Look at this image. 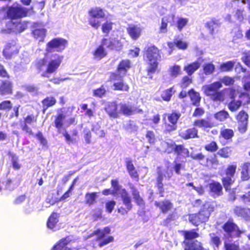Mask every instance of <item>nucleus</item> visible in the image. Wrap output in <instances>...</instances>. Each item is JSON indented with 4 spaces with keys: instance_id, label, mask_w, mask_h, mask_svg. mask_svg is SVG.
<instances>
[{
    "instance_id": "obj_1",
    "label": "nucleus",
    "mask_w": 250,
    "mask_h": 250,
    "mask_svg": "<svg viewBox=\"0 0 250 250\" xmlns=\"http://www.w3.org/2000/svg\"><path fill=\"white\" fill-rule=\"evenodd\" d=\"M146 55L149 64L148 72L154 73L157 67L158 61L161 59L159 50L154 46H150L148 48Z\"/></svg>"
},
{
    "instance_id": "obj_2",
    "label": "nucleus",
    "mask_w": 250,
    "mask_h": 250,
    "mask_svg": "<svg viewBox=\"0 0 250 250\" xmlns=\"http://www.w3.org/2000/svg\"><path fill=\"white\" fill-rule=\"evenodd\" d=\"M221 87V83L217 82L210 85L204 86L203 89L206 95L210 96V98L213 101H223L224 97L221 92L218 91Z\"/></svg>"
},
{
    "instance_id": "obj_3",
    "label": "nucleus",
    "mask_w": 250,
    "mask_h": 250,
    "mask_svg": "<svg viewBox=\"0 0 250 250\" xmlns=\"http://www.w3.org/2000/svg\"><path fill=\"white\" fill-rule=\"evenodd\" d=\"M63 57L55 54L53 56L50 61L48 62L46 71L42 74V76L48 78L49 74L55 72L60 65Z\"/></svg>"
},
{
    "instance_id": "obj_4",
    "label": "nucleus",
    "mask_w": 250,
    "mask_h": 250,
    "mask_svg": "<svg viewBox=\"0 0 250 250\" xmlns=\"http://www.w3.org/2000/svg\"><path fill=\"white\" fill-rule=\"evenodd\" d=\"M110 232V229L109 227H105L103 229H98L94 232L97 235L98 245L100 247H103L113 241L114 238L112 236H106Z\"/></svg>"
},
{
    "instance_id": "obj_5",
    "label": "nucleus",
    "mask_w": 250,
    "mask_h": 250,
    "mask_svg": "<svg viewBox=\"0 0 250 250\" xmlns=\"http://www.w3.org/2000/svg\"><path fill=\"white\" fill-rule=\"evenodd\" d=\"M7 14L8 17L12 20L18 19L26 16L27 11L21 5L15 3L9 8Z\"/></svg>"
},
{
    "instance_id": "obj_6",
    "label": "nucleus",
    "mask_w": 250,
    "mask_h": 250,
    "mask_svg": "<svg viewBox=\"0 0 250 250\" xmlns=\"http://www.w3.org/2000/svg\"><path fill=\"white\" fill-rule=\"evenodd\" d=\"M67 44L66 40L62 38H55L47 43L46 50L48 52L62 51L65 49Z\"/></svg>"
},
{
    "instance_id": "obj_7",
    "label": "nucleus",
    "mask_w": 250,
    "mask_h": 250,
    "mask_svg": "<svg viewBox=\"0 0 250 250\" xmlns=\"http://www.w3.org/2000/svg\"><path fill=\"white\" fill-rule=\"evenodd\" d=\"M118 107L119 114H123L126 116L143 112L142 109H137L128 103H120L118 104Z\"/></svg>"
},
{
    "instance_id": "obj_8",
    "label": "nucleus",
    "mask_w": 250,
    "mask_h": 250,
    "mask_svg": "<svg viewBox=\"0 0 250 250\" xmlns=\"http://www.w3.org/2000/svg\"><path fill=\"white\" fill-rule=\"evenodd\" d=\"M223 229L226 232V237H237L241 233L237 226L230 221H228L224 225Z\"/></svg>"
},
{
    "instance_id": "obj_9",
    "label": "nucleus",
    "mask_w": 250,
    "mask_h": 250,
    "mask_svg": "<svg viewBox=\"0 0 250 250\" xmlns=\"http://www.w3.org/2000/svg\"><path fill=\"white\" fill-rule=\"evenodd\" d=\"M19 52V49L15 42L8 43L3 51V54L7 59H10Z\"/></svg>"
},
{
    "instance_id": "obj_10",
    "label": "nucleus",
    "mask_w": 250,
    "mask_h": 250,
    "mask_svg": "<svg viewBox=\"0 0 250 250\" xmlns=\"http://www.w3.org/2000/svg\"><path fill=\"white\" fill-rule=\"evenodd\" d=\"M248 115L244 111H240L237 116L239 131L245 133L247 129Z\"/></svg>"
},
{
    "instance_id": "obj_11",
    "label": "nucleus",
    "mask_w": 250,
    "mask_h": 250,
    "mask_svg": "<svg viewBox=\"0 0 250 250\" xmlns=\"http://www.w3.org/2000/svg\"><path fill=\"white\" fill-rule=\"evenodd\" d=\"M122 77L123 76L117 74H113L111 76V80L115 81L113 84L114 90L127 91L128 89V86L123 83Z\"/></svg>"
},
{
    "instance_id": "obj_12",
    "label": "nucleus",
    "mask_w": 250,
    "mask_h": 250,
    "mask_svg": "<svg viewBox=\"0 0 250 250\" xmlns=\"http://www.w3.org/2000/svg\"><path fill=\"white\" fill-rule=\"evenodd\" d=\"M105 110L110 117L117 118L119 117L118 105L115 102L107 103L105 107Z\"/></svg>"
},
{
    "instance_id": "obj_13",
    "label": "nucleus",
    "mask_w": 250,
    "mask_h": 250,
    "mask_svg": "<svg viewBox=\"0 0 250 250\" xmlns=\"http://www.w3.org/2000/svg\"><path fill=\"white\" fill-rule=\"evenodd\" d=\"M142 31V28L138 25L131 24L127 28L128 34L134 40H136L140 37Z\"/></svg>"
},
{
    "instance_id": "obj_14",
    "label": "nucleus",
    "mask_w": 250,
    "mask_h": 250,
    "mask_svg": "<svg viewBox=\"0 0 250 250\" xmlns=\"http://www.w3.org/2000/svg\"><path fill=\"white\" fill-rule=\"evenodd\" d=\"M203 61V59L200 57L195 62L185 66L184 70L186 71L188 75H191L200 67Z\"/></svg>"
},
{
    "instance_id": "obj_15",
    "label": "nucleus",
    "mask_w": 250,
    "mask_h": 250,
    "mask_svg": "<svg viewBox=\"0 0 250 250\" xmlns=\"http://www.w3.org/2000/svg\"><path fill=\"white\" fill-rule=\"evenodd\" d=\"M119 193L121 195L123 203L126 208L128 210H131L132 208V204L131 197L125 189H122L120 190Z\"/></svg>"
},
{
    "instance_id": "obj_16",
    "label": "nucleus",
    "mask_w": 250,
    "mask_h": 250,
    "mask_svg": "<svg viewBox=\"0 0 250 250\" xmlns=\"http://www.w3.org/2000/svg\"><path fill=\"white\" fill-rule=\"evenodd\" d=\"M208 187L211 195L214 197H218L222 195V187L219 183L213 182L209 184Z\"/></svg>"
},
{
    "instance_id": "obj_17",
    "label": "nucleus",
    "mask_w": 250,
    "mask_h": 250,
    "mask_svg": "<svg viewBox=\"0 0 250 250\" xmlns=\"http://www.w3.org/2000/svg\"><path fill=\"white\" fill-rule=\"evenodd\" d=\"M34 26L35 29L33 31L32 34L34 38L40 42L43 41L46 35V29L41 27L38 23H34Z\"/></svg>"
},
{
    "instance_id": "obj_18",
    "label": "nucleus",
    "mask_w": 250,
    "mask_h": 250,
    "mask_svg": "<svg viewBox=\"0 0 250 250\" xmlns=\"http://www.w3.org/2000/svg\"><path fill=\"white\" fill-rule=\"evenodd\" d=\"M185 243V250H208L204 249L202 244L197 240H189Z\"/></svg>"
},
{
    "instance_id": "obj_19",
    "label": "nucleus",
    "mask_w": 250,
    "mask_h": 250,
    "mask_svg": "<svg viewBox=\"0 0 250 250\" xmlns=\"http://www.w3.org/2000/svg\"><path fill=\"white\" fill-rule=\"evenodd\" d=\"M220 23L219 20L215 18H212L205 23V27L208 29L209 33L213 35L215 29L219 27Z\"/></svg>"
},
{
    "instance_id": "obj_20",
    "label": "nucleus",
    "mask_w": 250,
    "mask_h": 250,
    "mask_svg": "<svg viewBox=\"0 0 250 250\" xmlns=\"http://www.w3.org/2000/svg\"><path fill=\"white\" fill-rule=\"evenodd\" d=\"M154 204L156 207L159 208L164 213H167L173 207L172 203L168 200H164L160 202L155 201Z\"/></svg>"
},
{
    "instance_id": "obj_21",
    "label": "nucleus",
    "mask_w": 250,
    "mask_h": 250,
    "mask_svg": "<svg viewBox=\"0 0 250 250\" xmlns=\"http://www.w3.org/2000/svg\"><path fill=\"white\" fill-rule=\"evenodd\" d=\"M197 132L198 130L195 128L193 127L181 131L180 133V135L184 139H189L195 137L198 138Z\"/></svg>"
},
{
    "instance_id": "obj_22",
    "label": "nucleus",
    "mask_w": 250,
    "mask_h": 250,
    "mask_svg": "<svg viewBox=\"0 0 250 250\" xmlns=\"http://www.w3.org/2000/svg\"><path fill=\"white\" fill-rule=\"evenodd\" d=\"M12 86L11 83L8 81L0 80V94L6 95L11 93Z\"/></svg>"
},
{
    "instance_id": "obj_23",
    "label": "nucleus",
    "mask_w": 250,
    "mask_h": 250,
    "mask_svg": "<svg viewBox=\"0 0 250 250\" xmlns=\"http://www.w3.org/2000/svg\"><path fill=\"white\" fill-rule=\"evenodd\" d=\"M130 62L128 60L122 61L118 65L117 74L124 76L126 74L127 70L130 68Z\"/></svg>"
},
{
    "instance_id": "obj_24",
    "label": "nucleus",
    "mask_w": 250,
    "mask_h": 250,
    "mask_svg": "<svg viewBox=\"0 0 250 250\" xmlns=\"http://www.w3.org/2000/svg\"><path fill=\"white\" fill-rule=\"evenodd\" d=\"M70 241V239L69 238H63L55 245L51 250H71L67 246Z\"/></svg>"
},
{
    "instance_id": "obj_25",
    "label": "nucleus",
    "mask_w": 250,
    "mask_h": 250,
    "mask_svg": "<svg viewBox=\"0 0 250 250\" xmlns=\"http://www.w3.org/2000/svg\"><path fill=\"white\" fill-rule=\"evenodd\" d=\"M188 220L193 225L198 226L200 223L207 221V216L200 218L197 213L191 214L188 216Z\"/></svg>"
},
{
    "instance_id": "obj_26",
    "label": "nucleus",
    "mask_w": 250,
    "mask_h": 250,
    "mask_svg": "<svg viewBox=\"0 0 250 250\" xmlns=\"http://www.w3.org/2000/svg\"><path fill=\"white\" fill-rule=\"evenodd\" d=\"M212 211V208L210 207V205L208 203H206L203 205L202 208L197 214H198L200 218L205 217L206 215V216H207V221L210 216L211 212Z\"/></svg>"
},
{
    "instance_id": "obj_27",
    "label": "nucleus",
    "mask_w": 250,
    "mask_h": 250,
    "mask_svg": "<svg viewBox=\"0 0 250 250\" xmlns=\"http://www.w3.org/2000/svg\"><path fill=\"white\" fill-rule=\"evenodd\" d=\"M162 146L165 149V151L168 153L172 152L174 151L175 143L172 140H167L162 142Z\"/></svg>"
},
{
    "instance_id": "obj_28",
    "label": "nucleus",
    "mask_w": 250,
    "mask_h": 250,
    "mask_svg": "<svg viewBox=\"0 0 250 250\" xmlns=\"http://www.w3.org/2000/svg\"><path fill=\"white\" fill-rule=\"evenodd\" d=\"M174 15H172L171 16H166L162 18L161 21V25L160 27V32L161 33H166L167 32V26L168 22H170V20H173Z\"/></svg>"
},
{
    "instance_id": "obj_29",
    "label": "nucleus",
    "mask_w": 250,
    "mask_h": 250,
    "mask_svg": "<svg viewBox=\"0 0 250 250\" xmlns=\"http://www.w3.org/2000/svg\"><path fill=\"white\" fill-rule=\"evenodd\" d=\"M58 214L56 213H53L48 218L47 225L50 229H54L57 222H58Z\"/></svg>"
},
{
    "instance_id": "obj_30",
    "label": "nucleus",
    "mask_w": 250,
    "mask_h": 250,
    "mask_svg": "<svg viewBox=\"0 0 250 250\" xmlns=\"http://www.w3.org/2000/svg\"><path fill=\"white\" fill-rule=\"evenodd\" d=\"M234 213L238 216H241L244 218L249 216V213L250 212V209L246 208H242L237 206L234 208Z\"/></svg>"
},
{
    "instance_id": "obj_31",
    "label": "nucleus",
    "mask_w": 250,
    "mask_h": 250,
    "mask_svg": "<svg viewBox=\"0 0 250 250\" xmlns=\"http://www.w3.org/2000/svg\"><path fill=\"white\" fill-rule=\"evenodd\" d=\"M90 18H102L105 16L103 10L100 8H95L89 12Z\"/></svg>"
},
{
    "instance_id": "obj_32",
    "label": "nucleus",
    "mask_w": 250,
    "mask_h": 250,
    "mask_svg": "<svg viewBox=\"0 0 250 250\" xmlns=\"http://www.w3.org/2000/svg\"><path fill=\"white\" fill-rule=\"evenodd\" d=\"M43 108V112L48 107L54 105L56 103V100L53 97H48L45 98L42 101Z\"/></svg>"
},
{
    "instance_id": "obj_33",
    "label": "nucleus",
    "mask_w": 250,
    "mask_h": 250,
    "mask_svg": "<svg viewBox=\"0 0 250 250\" xmlns=\"http://www.w3.org/2000/svg\"><path fill=\"white\" fill-rule=\"evenodd\" d=\"M62 134L65 137V141L68 144L74 143L76 142V136L78 134V132L76 130H73L72 136H70V135L65 130L63 131Z\"/></svg>"
},
{
    "instance_id": "obj_34",
    "label": "nucleus",
    "mask_w": 250,
    "mask_h": 250,
    "mask_svg": "<svg viewBox=\"0 0 250 250\" xmlns=\"http://www.w3.org/2000/svg\"><path fill=\"white\" fill-rule=\"evenodd\" d=\"M188 94L190 97V99L193 104L195 105H198L201 100L199 94L195 92L193 89H191L189 91Z\"/></svg>"
},
{
    "instance_id": "obj_35",
    "label": "nucleus",
    "mask_w": 250,
    "mask_h": 250,
    "mask_svg": "<svg viewBox=\"0 0 250 250\" xmlns=\"http://www.w3.org/2000/svg\"><path fill=\"white\" fill-rule=\"evenodd\" d=\"M214 118L220 122H223L229 117L228 112L224 110H221L214 115Z\"/></svg>"
},
{
    "instance_id": "obj_36",
    "label": "nucleus",
    "mask_w": 250,
    "mask_h": 250,
    "mask_svg": "<svg viewBox=\"0 0 250 250\" xmlns=\"http://www.w3.org/2000/svg\"><path fill=\"white\" fill-rule=\"evenodd\" d=\"M65 118V115L63 114L60 113L58 115L55 120V126L58 129L59 132H60V129L63 125V121Z\"/></svg>"
},
{
    "instance_id": "obj_37",
    "label": "nucleus",
    "mask_w": 250,
    "mask_h": 250,
    "mask_svg": "<svg viewBox=\"0 0 250 250\" xmlns=\"http://www.w3.org/2000/svg\"><path fill=\"white\" fill-rule=\"evenodd\" d=\"M118 42L115 39L107 40L106 39H104L102 41V45L105 46L106 47L110 49H114L116 48V45Z\"/></svg>"
},
{
    "instance_id": "obj_38",
    "label": "nucleus",
    "mask_w": 250,
    "mask_h": 250,
    "mask_svg": "<svg viewBox=\"0 0 250 250\" xmlns=\"http://www.w3.org/2000/svg\"><path fill=\"white\" fill-rule=\"evenodd\" d=\"M157 173L158 177L157 178L156 185L159 192L161 193L164 191L163 184L162 181L165 176L164 175V173L161 170H159Z\"/></svg>"
},
{
    "instance_id": "obj_39",
    "label": "nucleus",
    "mask_w": 250,
    "mask_h": 250,
    "mask_svg": "<svg viewBox=\"0 0 250 250\" xmlns=\"http://www.w3.org/2000/svg\"><path fill=\"white\" fill-rule=\"evenodd\" d=\"M194 125L201 128H210L213 126L212 123L205 119L196 120L195 121Z\"/></svg>"
},
{
    "instance_id": "obj_40",
    "label": "nucleus",
    "mask_w": 250,
    "mask_h": 250,
    "mask_svg": "<svg viewBox=\"0 0 250 250\" xmlns=\"http://www.w3.org/2000/svg\"><path fill=\"white\" fill-rule=\"evenodd\" d=\"M204 73L206 75H210L215 71V66L211 62L206 63L203 65Z\"/></svg>"
},
{
    "instance_id": "obj_41",
    "label": "nucleus",
    "mask_w": 250,
    "mask_h": 250,
    "mask_svg": "<svg viewBox=\"0 0 250 250\" xmlns=\"http://www.w3.org/2000/svg\"><path fill=\"white\" fill-rule=\"evenodd\" d=\"M20 184V182L16 179H8L6 182L5 188L9 190H13Z\"/></svg>"
},
{
    "instance_id": "obj_42",
    "label": "nucleus",
    "mask_w": 250,
    "mask_h": 250,
    "mask_svg": "<svg viewBox=\"0 0 250 250\" xmlns=\"http://www.w3.org/2000/svg\"><path fill=\"white\" fill-rule=\"evenodd\" d=\"M235 64V62L229 61L221 64L220 69L222 71H229L232 70Z\"/></svg>"
},
{
    "instance_id": "obj_43",
    "label": "nucleus",
    "mask_w": 250,
    "mask_h": 250,
    "mask_svg": "<svg viewBox=\"0 0 250 250\" xmlns=\"http://www.w3.org/2000/svg\"><path fill=\"white\" fill-rule=\"evenodd\" d=\"M95 58L101 59L106 55V52L102 44L99 46L94 52Z\"/></svg>"
},
{
    "instance_id": "obj_44",
    "label": "nucleus",
    "mask_w": 250,
    "mask_h": 250,
    "mask_svg": "<svg viewBox=\"0 0 250 250\" xmlns=\"http://www.w3.org/2000/svg\"><path fill=\"white\" fill-rule=\"evenodd\" d=\"M97 197V193L95 192L87 193L85 196L86 204H88L89 205H93L94 203H95Z\"/></svg>"
},
{
    "instance_id": "obj_45",
    "label": "nucleus",
    "mask_w": 250,
    "mask_h": 250,
    "mask_svg": "<svg viewBox=\"0 0 250 250\" xmlns=\"http://www.w3.org/2000/svg\"><path fill=\"white\" fill-rule=\"evenodd\" d=\"M174 93L173 88L171 87L164 91L161 94V97L165 101H169Z\"/></svg>"
},
{
    "instance_id": "obj_46",
    "label": "nucleus",
    "mask_w": 250,
    "mask_h": 250,
    "mask_svg": "<svg viewBox=\"0 0 250 250\" xmlns=\"http://www.w3.org/2000/svg\"><path fill=\"white\" fill-rule=\"evenodd\" d=\"M223 186L226 190L230 189V187L234 182L233 178L229 176L224 177L222 180Z\"/></svg>"
},
{
    "instance_id": "obj_47",
    "label": "nucleus",
    "mask_w": 250,
    "mask_h": 250,
    "mask_svg": "<svg viewBox=\"0 0 250 250\" xmlns=\"http://www.w3.org/2000/svg\"><path fill=\"white\" fill-rule=\"evenodd\" d=\"M243 82L244 83V89L248 91H250V72H248L243 76Z\"/></svg>"
},
{
    "instance_id": "obj_48",
    "label": "nucleus",
    "mask_w": 250,
    "mask_h": 250,
    "mask_svg": "<svg viewBox=\"0 0 250 250\" xmlns=\"http://www.w3.org/2000/svg\"><path fill=\"white\" fill-rule=\"evenodd\" d=\"M242 102L240 100H232L228 104V107L231 111H236L241 105Z\"/></svg>"
},
{
    "instance_id": "obj_49",
    "label": "nucleus",
    "mask_w": 250,
    "mask_h": 250,
    "mask_svg": "<svg viewBox=\"0 0 250 250\" xmlns=\"http://www.w3.org/2000/svg\"><path fill=\"white\" fill-rule=\"evenodd\" d=\"M181 116L179 113L173 112L167 114V118L169 122L172 125H176L178 120Z\"/></svg>"
},
{
    "instance_id": "obj_50",
    "label": "nucleus",
    "mask_w": 250,
    "mask_h": 250,
    "mask_svg": "<svg viewBox=\"0 0 250 250\" xmlns=\"http://www.w3.org/2000/svg\"><path fill=\"white\" fill-rule=\"evenodd\" d=\"M170 76L173 78H176L181 74V67L179 65H174L169 68Z\"/></svg>"
},
{
    "instance_id": "obj_51",
    "label": "nucleus",
    "mask_w": 250,
    "mask_h": 250,
    "mask_svg": "<svg viewBox=\"0 0 250 250\" xmlns=\"http://www.w3.org/2000/svg\"><path fill=\"white\" fill-rule=\"evenodd\" d=\"M147 142L150 145H153L156 141L155 135L153 131H147L145 135Z\"/></svg>"
},
{
    "instance_id": "obj_52",
    "label": "nucleus",
    "mask_w": 250,
    "mask_h": 250,
    "mask_svg": "<svg viewBox=\"0 0 250 250\" xmlns=\"http://www.w3.org/2000/svg\"><path fill=\"white\" fill-rule=\"evenodd\" d=\"M12 107V104L10 101H4L0 103V110L9 111Z\"/></svg>"
},
{
    "instance_id": "obj_53",
    "label": "nucleus",
    "mask_w": 250,
    "mask_h": 250,
    "mask_svg": "<svg viewBox=\"0 0 250 250\" xmlns=\"http://www.w3.org/2000/svg\"><path fill=\"white\" fill-rule=\"evenodd\" d=\"M125 127L129 132H133L137 129V126L136 125L135 123L130 121L125 125Z\"/></svg>"
},
{
    "instance_id": "obj_54",
    "label": "nucleus",
    "mask_w": 250,
    "mask_h": 250,
    "mask_svg": "<svg viewBox=\"0 0 250 250\" xmlns=\"http://www.w3.org/2000/svg\"><path fill=\"white\" fill-rule=\"evenodd\" d=\"M210 236L212 243L216 247V248H214V250H218V247L221 244V241L219 237L215 236L214 234H211Z\"/></svg>"
},
{
    "instance_id": "obj_55",
    "label": "nucleus",
    "mask_w": 250,
    "mask_h": 250,
    "mask_svg": "<svg viewBox=\"0 0 250 250\" xmlns=\"http://www.w3.org/2000/svg\"><path fill=\"white\" fill-rule=\"evenodd\" d=\"M89 22V24L96 29H98L100 26L101 21L100 18H90Z\"/></svg>"
},
{
    "instance_id": "obj_56",
    "label": "nucleus",
    "mask_w": 250,
    "mask_h": 250,
    "mask_svg": "<svg viewBox=\"0 0 250 250\" xmlns=\"http://www.w3.org/2000/svg\"><path fill=\"white\" fill-rule=\"evenodd\" d=\"M112 23L110 21H106L102 25V31L103 33L108 34L112 29Z\"/></svg>"
},
{
    "instance_id": "obj_57",
    "label": "nucleus",
    "mask_w": 250,
    "mask_h": 250,
    "mask_svg": "<svg viewBox=\"0 0 250 250\" xmlns=\"http://www.w3.org/2000/svg\"><path fill=\"white\" fill-rule=\"evenodd\" d=\"M230 153V150L228 147H224L222 149L219 150L217 154L224 158H228L229 157Z\"/></svg>"
},
{
    "instance_id": "obj_58",
    "label": "nucleus",
    "mask_w": 250,
    "mask_h": 250,
    "mask_svg": "<svg viewBox=\"0 0 250 250\" xmlns=\"http://www.w3.org/2000/svg\"><path fill=\"white\" fill-rule=\"evenodd\" d=\"M222 136L226 139H229L234 135V132L232 129H225L221 132Z\"/></svg>"
},
{
    "instance_id": "obj_59",
    "label": "nucleus",
    "mask_w": 250,
    "mask_h": 250,
    "mask_svg": "<svg viewBox=\"0 0 250 250\" xmlns=\"http://www.w3.org/2000/svg\"><path fill=\"white\" fill-rule=\"evenodd\" d=\"M198 236V233L195 232L193 230L189 231H186L185 233V237L186 239L189 240L188 241L191 240V239L197 238Z\"/></svg>"
},
{
    "instance_id": "obj_60",
    "label": "nucleus",
    "mask_w": 250,
    "mask_h": 250,
    "mask_svg": "<svg viewBox=\"0 0 250 250\" xmlns=\"http://www.w3.org/2000/svg\"><path fill=\"white\" fill-rule=\"evenodd\" d=\"M225 250H240L238 245L227 242H225L224 244Z\"/></svg>"
},
{
    "instance_id": "obj_61",
    "label": "nucleus",
    "mask_w": 250,
    "mask_h": 250,
    "mask_svg": "<svg viewBox=\"0 0 250 250\" xmlns=\"http://www.w3.org/2000/svg\"><path fill=\"white\" fill-rule=\"evenodd\" d=\"M205 148L208 151L214 152L217 150L218 146L215 142L212 141L210 143L206 145Z\"/></svg>"
},
{
    "instance_id": "obj_62",
    "label": "nucleus",
    "mask_w": 250,
    "mask_h": 250,
    "mask_svg": "<svg viewBox=\"0 0 250 250\" xmlns=\"http://www.w3.org/2000/svg\"><path fill=\"white\" fill-rule=\"evenodd\" d=\"M188 22L187 19L180 18L177 21L178 29L181 31L184 27H185Z\"/></svg>"
},
{
    "instance_id": "obj_63",
    "label": "nucleus",
    "mask_w": 250,
    "mask_h": 250,
    "mask_svg": "<svg viewBox=\"0 0 250 250\" xmlns=\"http://www.w3.org/2000/svg\"><path fill=\"white\" fill-rule=\"evenodd\" d=\"M129 187L130 189V192L133 196V199L140 195V193L138 189L131 183L128 184Z\"/></svg>"
},
{
    "instance_id": "obj_64",
    "label": "nucleus",
    "mask_w": 250,
    "mask_h": 250,
    "mask_svg": "<svg viewBox=\"0 0 250 250\" xmlns=\"http://www.w3.org/2000/svg\"><path fill=\"white\" fill-rule=\"evenodd\" d=\"M84 138L86 144H90L91 142V134L88 129H85L83 131Z\"/></svg>"
}]
</instances>
